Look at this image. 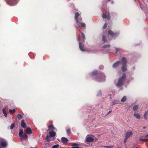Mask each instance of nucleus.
Listing matches in <instances>:
<instances>
[{
    "instance_id": "1",
    "label": "nucleus",
    "mask_w": 148,
    "mask_h": 148,
    "mask_svg": "<svg viewBox=\"0 0 148 148\" xmlns=\"http://www.w3.org/2000/svg\"><path fill=\"white\" fill-rule=\"evenodd\" d=\"M126 77V75L123 73L121 77L119 79L118 82L116 84V86L118 87H120L123 84V83L125 80Z\"/></svg>"
},
{
    "instance_id": "2",
    "label": "nucleus",
    "mask_w": 148,
    "mask_h": 148,
    "mask_svg": "<svg viewBox=\"0 0 148 148\" xmlns=\"http://www.w3.org/2000/svg\"><path fill=\"white\" fill-rule=\"evenodd\" d=\"M7 3L10 5H14L16 4L18 0H5Z\"/></svg>"
},
{
    "instance_id": "3",
    "label": "nucleus",
    "mask_w": 148,
    "mask_h": 148,
    "mask_svg": "<svg viewBox=\"0 0 148 148\" xmlns=\"http://www.w3.org/2000/svg\"><path fill=\"white\" fill-rule=\"evenodd\" d=\"M0 145L2 147H6L8 145L7 142L5 140L1 139L0 140Z\"/></svg>"
},
{
    "instance_id": "4",
    "label": "nucleus",
    "mask_w": 148,
    "mask_h": 148,
    "mask_svg": "<svg viewBox=\"0 0 148 148\" xmlns=\"http://www.w3.org/2000/svg\"><path fill=\"white\" fill-rule=\"evenodd\" d=\"M93 137V136L92 135H87L86 138V141L88 142H90L93 141L94 140Z\"/></svg>"
},
{
    "instance_id": "5",
    "label": "nucleus",
    "mask_w": 148,
    "mask_h": 148,
    "mask_svg": "<svg viewBox=\"0 0 148 148\" xmlns=\"http://www.w3.org/2000/svg\"><path fill=\"white\" fill-rule=\"evenodd\" d=\"M105 76L103 73H101L100 76L97 79V80L99 82H102L105 80Z\"/></svg>"
},
{
    "instance_id": "6",
    "label": "nucleus",
    "mask_w": 148,
    "mask_h": 148,
    "mask_svg": "<svg viewBox=\"0 0 148 148\" xmlns=\"http://www.w3.org/2000/svg\"><path fill=\"white\" fill-rule=\"evenodd\" d=\"M78 41H79V47L80 50L83 51H84L85 50L83 48V46L82 45L81 43L80 42L79 38L78 39Z\"/></svg>"
},
{
    "instance_id": "7",
    "label": "nucleus",
    "mask_w": 148,
    "mask_h": 148,
    "mask_svg": "<svg viewBox=\"0 0 148 148\" xmlns=\"http://www.w3.org/2000/svg\"><path fill=\"white\" fill-rule=\"evenodd\" d=\"M108 34L111 35L112 38H115V36H116V34L114 33L111 30H109L108 32Z\"/></svg>"
},
{
    "instance_id": "8",
    "label": "nucleus",
    "mask_w": 148,
    "mask_h": 148,
    "mask_svg": "<svg viewBox=\"0 0 148 148\" xmlns=\"http://www.w3.org/2000/svg\"><path fill=\"white\" fill-rule=\"evenodd\" d=\"M102 17L103 18H107L108 20H109L110 19V15L109 13H108V15L106 14H103L102 16Z\"/></svg>"
},
{
    "instance_id": "9",
    "label": "nucleus",
    "mask_w": 148,
    "mask_h": 148,
    "mask_svg": "<svg viewBox=\"0 0 148 148\" xmlns=\"http://www.w3.org/2000/svg\"><path fill=\"white\" fill-rule=\"evenodd\" d=\"M79 16V14L78 12H77L75 13V19L76 20V22L77 23H78L79 25V21L78 19V17Z\"/></svg>"
},
{
    "instance_id": "10",
    "label": "nucleus",
    "mask_w": 148,
    "mask_h": 148,
    "mask_svg": "<svg viewBox=\"0 0 148 148\" xmlns=\"http://www.w3.org/2000/svg\"><path fill=\"white\" fill-rule=\"evenodd\" d=\"M21 140L25 139H27L28 138V136L26 134H24L23 135L21 136Z\"/></svg>"
},
{
    "instance_id": "11",
    "label": "nucleus",
    "mask_w": 148,
    "mask_h": 148,
    "mask_svg": "<svg viewBox=\"0 0 148 148\" xmlns=\"http://www.w3.org/2000/svg\"><path fill=\"white\" fill-rule=\"evenodd\" d=\"M132 133L131 131L127 132L126 134V137L127 138H128L129 137L132 136Z\"/></svg>"
},
{
    "instance_id": "12",
    "label": "nucleus",
    "mask_w": 148,
    "mask_h": 148,
    "mask_svg": "<svg viewBox=\"0 0 148 148\" xmlns=\"http://www.w3.org/2000/svg\"><path fill=\"white\" fill-rule=\"evenodd\" d=\"M21 126L22 127L25 128L26 127V124L24 120H22L21 123Z\"/></svg>"
},
{
    "instance_id": "13",
    "label": "nucleus",
    "mask_w": 148,
    "mask_h": 148,
    "mask_svg": "<svg viewBox=\"0 0 148 148\" xmlns=\"http://www.w3.org/2000/svg\"><path fill=\"white\" fill-rule=\"evenodd\" d=\"M25 132L26 133L29 134H30L32 133V131L31 129L29 128H27L25 130Z\"/></svg>"
},
{
    "instance_id": "14",
    "label": "nucleus",
    "mask_w": 148,
    "mask_h": 148,
    "mask_svg": "<svg viewBox=\"0 0 148 148\" xmlns=\"http://www.w3.org/2000/svg\"><path fill=\"white\" fill-rule=\"evenodd\" d=\"M61 141L63 143H66L68 142V140L66 138L63 137L61 138Z\"/></svg>"
},
{
    "instance_id": "15",
    "label": "nucleus",
    "mask_w": 148,
    "mask_h": 148,
    "mask_svg": "<svg viewBox=\"0 0 148 148\" xmlns=\"http://www.w3.org/2000/svg\"><path fill=\"white\" fill-rule=\"evenodd\" d=\"M120 63H121V62H117L113 64V67L114 68H116L117 67Z\"/></svg>"
},
{
    "instance_id": "16",
    "label": "nucleus",
    "mask_w": 148,
    "mask_h": 148,
    "mask_svg": "<svg viewBox=\"0 0 148 148\" xmlns=\"http://www.w3.org/2000/svg\"><path fill=\"white\" fill-rule=\"evenodd\" d=\"M56 132L53 131H51L49 132L50 136L52 137H54L56 135Z\"/></svg>"
},
{
    "instance_id": "17",
    "label": "nucleus",
    "mask_w": 148,
    "mask_h": 148,
    "mask_svg": "<svg viewBox=\"0 0 148 148\" xmlns=\"http://www.w3.org/2000/svg\"><path fill=\"white\" fill-rule=\"evenodd\" d=\"M121 62L123 63V64H125L127 63V61L125 57H124L122 58V62Z\"/></svg>"
},
{
    "instance_id": "18",
    "label": "nucleus",
    "mask_w": 148,
    "mask_h": 148,
    "mask_svg": "<svg viewBox=\"0 0 148 148\" xmlns=\"http://www.w3.org/2000/svg\"><path fill=\"white\" fill-rule=\"evenodd\" d=\"M79 25L78 23H77L79 26H81L82 27H85L86 26V24L85 23H81V22H80L79 21Z\"/></svg>"
},
{
    "instance_id": "19",
    "label": "nucleus",
    "mask_w": 148,
    "mask_h": 148,
    "mask_svg": "<svg viewBox=\"0 0 148 148\" xmlns=\"http://www.w3.org/2000/svg\"><path fill=\"white\" fill-rule=\"evenodd\" d=\"M134 116L138 119H139L140 117V115L138 113H135L134 114Z\"/></svg>"
},
{
    "instance_id": "20",
    "label": "nucleus",
    "mask_w": 148,
    "mask_h": 148,
    "mask_svg": "<svg viewBox=\"0 0 148 148\" xmlns=\"http://www.w3.org/2000/svg\"><path fill=\"white\" fill-rule=\"evenodd\" d=\"M48 127V130H50L52 131L55 129V128L53 125H51L49 126Z\"/></svg>"
},
{
    "instance_id": "21",
    "label": "nucleus",
    "mask_w": 148,
    "mask_h": 148,
    "mask_svg": "<svg viewBox=\"0 0 148 148\" xmlns=\"http://www.w3.org/2000/svg\"><path fill=\"white\" fill-rule=\"evenodd\" d=\"M46 139L47 140V141L48 142L50 141H52L54 140V139H52L51 138H50V136L48 135L47 136H46Z\"/></svg>"
},
{
    "instance_id": "22",
    "label": "nucleus",
    "mask_w": 148,
    "mask_h": 148,
    "mask_svg": "<svg viewBox=\"0 0 148 148\" xmlns=\"http://www.w3.org/2000/svg\"><path fill=\"white\" fill-rule=\"evenodd\" d=\"M138 108V106L137 105H135L133 107V109L134 111H136L137 110Z\"/></svg>"
},
{
    "instance_id": "23",
    "label": "nucleus",
    "mask_w": 148,
    "mask_h": 148,
    "mask_svg": "<svg viewBox=\"0 0 148 148\" xmlns=\"http://www.w3.org/2000/svg\"><path fill=\"white\" fill-rule=\"evenodd\" d=\"M121 69L123 71H125L127 70V68L125 65H123L121 67Z\"/></svg>"
},
{
    "instance_id": "24",
    "label": "nucleus",
    "mask_w": 148,
    "mask_h": 148,
    "mask_svg": "<svg viewBox=\"0 0 148 148\" xmlns=\"http://www.w3.org/2000/svg\"><path fill=\"white\" fill-rule=\"evenodd\" d=\"M23 134V130H20L18 135L20 137H21Z\"/></svg>"
},
{
    "instance_id": "25",
    "label": "nucleus",
    "mask_w": 148,
    "mask_h": 148,
    "mask_svg": "<svg viewBox=\"0 0 148 148\" xmlns=\"http://www.w3.org/2000/svg\"><path fill=\"white\" fill-rule=\"evenodd\" d=\"M139 140L144 142H146L148 141V139H142L140 138H139Z\"/></svg>"
},
{
    "instance_id": "26",
    "label": "nucleus",
    "mask_w": 148,
    "mask_h": 148,
    "mask_svg": "<svg viewBox=\"0 0 148 148\" xmlns=\"http://www.w3.org/2000/svg\"><path fill=\"white\" fill-rule=\"evenodd\" d=\"M148 114V111L146 112L145 113L144 116V118L146 119H147V116Z\"/></svg>"
},
{
    "instance_id": "27",
    "label": "nucleus",
    "mask_w": 148,
    "mask_h": 148,
    "mask_svg": "<svg viewBox=\"0 0 148 148\" xmlns=\"http://www.w3.org/2000/svg\"><path fill=\"white\" fill-rule=\"evenodd\" d=\"M2 112H3V114H4V116L6 117H7V114H6L5 112V108H3L2 109Z\"/></svg>"
},
{
    "instance_id": "28",
    "label": "nucleus",
    "mask_w": 148,
    "mask_h": 148,
    "mask_svg": "<svg viewBox=\"0 0 148 148\" xmlns=\"http://www.w3.org/2000/svg\"><path fill=\"white\" fill-rule=\"evenodd\" d=\"M103 147H105L106 148H113L114 147V146H102Z\"/></svg>"
},
{
    "instance_id": "29",
    "label": "nucleus",
    "mask_w": 148,
    "mask_h": 148,
    "mask_svg": "<svg viewBox=\"0 0 148 148\" xmlns=\"http://www.w3.org/2000/svg\"><path fill=\"white\" fill-rule=\"evenodd\" d=\"M97 73V71L96 70L94 71L91 73V75L92 76H94L96 75Z\"/></svg>"
},
{
    "instance_id": "30",
    "label": "nucleus",
    "mask_w": 148,
    "mask_h": 148,
    "mask_svg": "<svg viewBox=\"0 0 148 148\" xmlns=\"http://www.w3.org/2000/svg\"><path fill=\"white\" fill-rule=\"evenodd\" d=\"M9 112L11 114L15 112V110L14 109L13 110L10 109L9 110Z\"/></svg>"
},
{
    "instance_id": "31",
    "label": "nucleus",
    "mask_w": 148,
    "mask_h": 148,
    "mask_svg": "<svg viewBox=\"0 0 148 148\" xmlns=\"http://www.w3.org/2000/svg\"><path fill=\"white\" fill-rule=\"evenodd\" d=\"M126 99V97L125 96H124L121 99V101L122 102H124Z\"/></svg>"
},
{
    "instance_id": "32",
    "label": "nucleus",
    "mask_w": 148,
    "mask_h": 148,
    "mask_svg": "<svg viewBox=\"0 0 148 148\" xmlns=\"http://www.w3.org/2000/svg\"><path fill=\"white\" fill-rule=\"evenodd\" d=\"M15 124L14 123H12L10 125V129L11 130L14 127Z\"/></svg>"
},
{
    "instance_id": "33",
    "label": "nucleus",
    "mask_w": 148,
    "mask_h": 148,
    "mask_svg": "<svg viewBox=\"0 0 148 148\" xmlns=\"http://www.w3.org/2000/svg\"><path fill=\"white\" fill-rule=\"evenodd\" d=\"M102 40L104 42H106V40L105 36H103L102 37Z\"/></svg>"
},
{
    "instance_id": "34",
    "label": "nucleus",
    "mask_w": 148,
    "mask_h": 148,
    "mask_svg": "<svg viewBox=\"0 0 148 148\" xmlns=\"http://www.w3.org/2000/svg\"><path fill=\"white\" fill-rule=\"evenodd\" d=\"M81 34H82V36L83 38V42H84L85 39V36L84 34H83V32H82Z\"/></svg>"
},
{
    "instance_id": "35",
    "label": "nucleus",
    "mask_w": 148,
    "mask_h": 148,
    "mask_svg": "<svg viewBox=\"0 0 148 148\" xmlns=\"http://www.w3.org/2000/svg\"><path fill=\"white\" fill-rule=\"evenodd\" d=\"M17 118L19 119H21L22 118V116L20 114H18L17 115Z\"/></svg>"
},
{
    "instance_id": "36",
    "label": "nucleus",
    "mask_w": 148,
    "mask_h": 148,
    "mask_svg": "<svg viewBox=\"0 0 148 148\" xmlns=\"http://www.w3.org/2000/svg\"><path fill=\"white\" fill-rule=\"evenodd\" d=\"M59 146V145L58 144H57L53 146L52 147V148H58V147Z\"/></svg>"
},
{
    "instance_id": "37",
    "label": "nucleus",
    "mask_w": 148,
    "mask_h": 148,
    "mask_svg": "<svg viewBox=\"0 0 148 148\" xmlns=\"http://www.w3.org/2000/svg\"><path fill=\"white\" fill-rule=\"evenodd\" d=\"M107 25L106 23H105L103 27V28L104 29H106L107 27Z\"/></svg>"
},
{
    "instance_id": "38",
    "label": "nucleus",
    "mask_w": 148,
    "mask_h": 148,
    "mask_svg": "<svg viewBox=\"0 0 148 148\" xmlns=\"http://www.w3.org/2000/svg\"><path fill=\"white\" fill-rule=\"evenodd\" d=\"M71 131L70 129H68L66 130V132L68 134H69Z\"/></svg>"
},
{
    "instance_id": "39",
    "label": "nucleus",
    "mask_w": 148,
    "mask_h": 148,
    "mask_svg": "<svg viewBox=\"0 0 148 148\" xmlns=\"http://www.w3.org/2000/svg\"><path fill=\"white\" fill-rule=\"evenodd\" d=\"M112 103L113 105H114L115 104L117 103H116V101L115 100L112 101Z\"/></svg>"
},
{
    "instance_id": "40",
    "label": "nucleus",
    "mask_w": 148,
    "mask_h": 148,
    "mask_svg": "<svg viewBox=\"0 0 148 148\" xmlns=\"http://www.w3.org/2000/svg\"><path fill=\"white\" fill-rule=\"evenodd\" d=\"M110 47V45H108L104 46L103 47L104 48H106L107 47Z\"/></svg>"
},
{
    "instance_id": "41",
    "label": "nucleus",
    "mask_w": 148,
    "mask_h": 148,
    "mask_svg": "<svg viewBox=\"0 0 148 148\" xmlns=\"http://www.w3.org/2000/svg\"><path fill=\"white\" fill-rule=\"evenodd\" d=\"M101 95V91H99V93L97 95V96H100Z\"/></svg>"
},
{
    "instance_id": "42",
    "label": "nucleus",
    "mask_w": 148,
    "mask_h": 148,
    "mask_svg": "<svg viewBox=\"0 0 148 148\" xmlns=\"http://www.w3.org/2000/svg\"><path fill=\"white\" fill-rule=\"evenodd\" d=\"M116 53H117L119 50V49L116 48Z\"/></svg>"
},
{
    "instance_id": "43",
    "label": "nucleus",
    "mask_w": 148,
    "mask_h": 148,
    "mask_svg": "<svg viewBox=\"0 0 148 148\" xmlns=\"http://www.w3.org/2000/svg\"><path fill=\"white\" fill-rule=\"evenodd\" d=\"M127 139H128V138H126L125 137V140H124V143H125L127 141Z\"/></svg>"
},
{
    "instance_id": "44",
    "label": "nucleus",
    "mask_w": 148,
    "mask_h": 148,
    "mask_svg": "<svg viewBox=\"0 0 148 148\" xmlns=\"http://www.w3.org/2000/svg\"><path fill=\"white\" fill-rule=\"evenodd\" d=\"M49 145L48 144H46L45 145L46 146H45V148H47V147H48V145Z\"/></svg>"
},
{
    "instance_id": "45",
    "label": "nucleus",
    "mask_w": 148,
    "mask_h": 148,
    "mask_svg": "<svg viewBox=\"0 0 148 148\" xmlns=\"http://www.w3.org/2000/svg\"><path fill=\"white\" fill-rule=\"evenodd\" d=\"M99 69H102L103 68V66H100L99 67Z\"/></svg>"
},
{
    "instance_id": "46",
    "label": "nucleus",
    "mask_w": 148,
    "mask_h": 148,
    "mask_svg": "<svg viewBox=\"0 0 148 148\" xmlns=\"http://www.w3.org/2000/svg\"><path fill=\"white\" fill-rule=\"evenodd\" d=\"M71 148H79L77 146H75V147H73Z\"/></svg>"
},
{
    "instance_id": "47",
    "label": "nucleus",
    "mask_w": 148,
    "mask_h": 148,
    "mask_svg": "<svg viewBox=\"0 0 148 148\" xmlns=\"http://www.w3.org/2000/svg\"><path fill=\"white\" fill-rule=\"evenodd\" d=\"M143 129H145V128H146V127L144 126V127H143Z\"/></svg>"
},
{
    "instance_id": "48",
    "label": "nucleus",
    "mask_w": 148,
    "mask_h": 148,
    "mask_svg": "<svg viewBox=\"0 0 148 148\" xmlns=\"http://www.w3.org/2000/svg\"><path fill=\"white\" fill-rule=\"evenodd\" d=\"M146 137H148V134L146 136Z\"/></svg>"
},
{
    "instance_id": "49",
    "label": "nucleus",
    "mask_w": 148,
    "mask_h": 148,
    "mask_svg": "<svg viewBox=\"0 0 148 148\" xmlns=\"http://www.w3.org/2000/svg\"><path fill=\"white\" fill-rule=\"evenodd\" d=\"M111 112V111H110L108 113V114L110 113Z\"/></svg>"
},
{
    "instance_id": "50",
    "label": "nucleus",
    "mask_w": 148,
    "mask_h": 148,
    "mask_svg": "<svg viewBox=\"0 0 148 148\" xmlns=\"http://www.w3.org/2000/svg\"><path fill=\"white\" fill-rule=\"evenodd\" d=\"M109 1H110V0H108Z\"/></svg>"
},
{
    "instance_id": "51",
    "label": "nucleus",
    "mask_w": 148,
    "mask_h": 148,
    "mask_svg": "<svg viewBox=\"0 0 148 148\" xmlns=\"http://www.w3.org/2000/svg\"><path fill=\"white\" fill-rule=\"evenodd\" d=\"M136 148H138V147H136Z\"/></svg>"
},
{
    "instance_id": "52",
    "label": "nucleus",
    "mask_w": 148,
    "mask_h": 148,
    "mask_svg": "<svg viewBox=\"0 0 148 148\" xmlns=\"http://www.w3.org/2000/svg\"><path fill=\"white\" fill-rule=\"evenodd\" d=\"M0 148H1V147H0Z\"/></svg>"
}]
</instances>
